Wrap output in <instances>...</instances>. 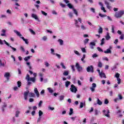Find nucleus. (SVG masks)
Wrapping results in <instances>:
<instances>
[{
	"mask_svg": "<svg viewBox=\"0 0 124 124\" xmlns=\"http://www.w3.org/2000/svg\"><path fill=\"white\" fill-rule=\"evenodd\" d=\"M33 75L34 77H30V75L29 74L26 75L25 79L27 80L28 86H30V85H31V82L35 83V81H36V76L37 74L35 73H34Z\"/></svg>",
	"mask_w": 124,
	"mask_h": 124,
	"instance_id": "obj_1",
	"label": "nucleus"
},
{
	"mask_svg": "<svg viewBox=\"0 0 124 124\" xmlns=\"http://www.w3.org/2000/svg\"><path fill=\"white\" fill-rule=\"evenodd\" d=\"M28 95H29V97H35V94L33 93H30L29 90H27L26 92H24V96L25 100H27L28 99Z\"/></svg>",
	"mask_w": 124,
	"mask_h": 124,
	"instance_id": "obj_2",
	"label": "nucleus"
},
{
	"mask_svg": "<svg viewBox=\"0 0 124 124\" xmlns=\"http://www.w3.org/2000/svg\"><path fill=\"white\" fill-rule=\"evenodd\" d=\"M14 32H15V33H16L17 36H19V37H20V38H21V39H22L23 41L25 42L26 44H29V41L28 40V39H25V37H21L22 36V34H21V33L19 31H18L17 30H14Z\"/></svg>",
	"mask_w": 124,
	"mask_h": 124,
	"instance_id": "obj_3",
	"label": "nucleus"
},
{
	"mask_svg": "<svg viewBox=\"0 0 124 124\" xmlns=\"http://www.w3.org/2000/svg\"><path fill=\"white\" fill-rule=\"evenodd\" d=\"M124 14V11L121 10V11L116 12L114 15V16L115 17V18H122Z\"/></svg>",
	"mask_w": 124,
	"mask_h": 124,
	"instance_id": "obj_4",
	"label": "nucleus"
},
{
	"mask_svg": "<svg viewBox=\"0 0 124 124\" xmlns=\"http://www.w3.org/2000/svg\"><path fill=\"white\" fill-rule=\"evenodd\" d=\"M76 67L77 69L78 72H83V67L80 66L78 62L76 63Z\"/></svg>",
	"mask_w": 124,
	"mask_h": 124,
	"instance_id": "obj_5",
	"label": "nucleus"
},
{
	"mask_svg": "<svg viewBox=\"0 0 124 124\" xmlns=\"http://www.w3.org/2000/svg\"><path fill=\"white\" fill-rule=\"evenodd\" d=\"M70 91H71V92H72V93H76L78 90H77V88H76V87H75V86H74V85L72 84L71 85Z\"/></svg>",
	"mask_w": 124,
	"mask_h": 124,
	"instance_id": "obj_6",
	"label": "nucleus"
},
{
	"mask_svg": "<svg viewBox=\"0 0 124 124\" xmlns=\"http://www.w3.org/2000/svg\"><path fill=\"white\" fill-rule=\"evenodd\" d=\"M86 71L87 72H91V73H93V66L91 65L87 67Z\"/></svg>",
	"mask_w": 124,
	"mask_h": 124,
	"instance_id": "obj_7",
	"label": "nucleus"
},
{
	"mask_svg": "<svg viewBox=\"0 0 124 124\" xmlns=\"http://www.w3.org/2000/svg\"><path fill=\"white\" fill-rule=\"evenodd\" d=\"M112 48L113 47L112 46H110L106 50L104 51V53L105 54H111L112 51H111V49H112Z\"/></svg>",
	"mask_w": 124,
	"mask_h": 124,
	"instance_id": "obj_8",
	"label": "nucleus"
},
{
	"mask_svg": "<svg viewBox=\"0 0 124 124\" xmlns=\"http://www.w3.org/2000/svg\"><path fill=\"white\" fill-rule=\"evenodd\" d=\"M42 115H43V112L41 110L39 111V117L37 120V123H40L41 121V118L42 117Z\"/></svg>",
	"mask_w": 124,
	"mask_h": 124,
	"instance_id": "obj_9",
	"label": "nucleus"
},
{
	"mask_svg": "<svg viewBox=\"0 0 124 124\" xmlns=\"http://www.w3.org/2000/svg\"><path fill=\"white\" fill-rule=\"evenodd\" d=\"M103 113L104 116H106V117H107L108 118H110V115H109V113H110V110H109V109L108 110L107 113H106V110L105 109L103 110Z\"/></svg>",
	"mask_w": 124,
	"mask_h": 124,
	"instance_id": "obj_10",
	"label": "nucleus"
},
{
	"mask_svg": "<svg viewBox=\"0 0 124 124\" xmlns=\"http://www.w3.org/2000/svg\"><path fill=\"white\" fill-rule=\"evenodd\" d=\"M4 44H5L7 46H9V44L6 41L0 39V45H3Z\"/></svg>",
	"mask_w": 124,
	"mask_h": 124,
	"instance_id": "obj_11",
	"label": "nucleus"
},
{
	"mask_svg": "<svg viewBox=\"0 0 124 124\" xmlns=\"http://www.w3.org/2000/svg\"><path fill=\"white\" fill-rule=\"evenodd\" d=\"M31 16L32 17V18L35 19V20H36L38 22H40V20H39V19L38 18V16L36 14H32Z\"/></svg>",
	"mask_w": 124,
	"mask_h": 124,
	"instance_id": "obj_12",
	"label": "nucleus"
},
{
	"mask_svg": "<svg viewBox=\"0 0 124 124\" xmlns=\"http://www.w3.org/2000/svg\"><path fill=\"white\" fill-rule=\"evenodd\" d=\"M105 4L106 5L107 8H108V9L110 10V9H111V8H112V7L111 6H110V3H109V2L105 0Z\"/></svg>",
	"mask_w": 124,
	"mask_h": 124,
	"instance_id": "obj_13",
	"label": "nucleus"
},
{
	"mask_svg": "<svg viewBox=\"0 0 124 124\" xmlns=\"http://www.w3.org/2000/svg\"><path fill=\"white\" fill-rule=\"evenodd\" d=\"M96 102L97 103H94V105H97V104H98V105H102V102H101V101H100V100L98 98H97Z\"/></svg>",
	"mask_w": 124,
	"mask_h": 124,
	"instance_id": "obj_14",
	"label": "nucleus"
},
{
	"mask_svg": "<svg viewBox=\"0 0 124 124\" xmlns=\"http://www.w3.org/2000/svg\"><path fill=\"white\" fill-rule=\"evenodd\" d=\"M74 21L75 27L79 29V28H80V25H79V22H78L77 19H74Z\"/></svg>",
	"mask_w": 124,
	"mask_h": 124,
	"instance_id": "obj_15",
	"label": "nucleus"
},
{
	"mask_svg": "<svg viewBox=\"0 0 124 124\" xmlns=\"http://www.w3.org/2000/svg\"><path fill=\"white\" fill-rule=\"evenodd\" d=\"M90 48L91 49H94V46H95V43H94V42H92L90 43Z\"/></svg>",
	"mask_w": 124,
	"mask_h": 124,
	"instance_id": "obj_16",
	"label": "nucleus"
},
{
	"mask_svg": "<svg viewBox=\"0 0 124 124\" xmlns=\"http://www.w3.org/2000/svg\"><path fill=\"white\" fill-rule=\"evenodd\" d=\"M34 92L36 94L37 97H39V92H38V90H37V88H34Z\"/></svg>",
	"mask_w": 124,
	"mask_h": 124,
	"instance_id": "obj_17",
	"label": "nucleus"
},
{
	"mask_svg": "<svg viewBox=\"0 0 124 124\" xmlns=\"http://www.w3.org/2000/svg\"><path fill=\"white\" fill-rule=\"evenodd\" d=\"M4 76V77H5V78H6L7 80H9V77H10V73H5Z\"/></svg>",
	"mask_w": 124,
	"mask_h": 124,
	"instance_id": "obj_18",
	"label": "nucleus"
},
{
	"mask_svg": "<svg viewBox=\"0 0 124 124\" xmlns=\"http://www.w3.org/2000/svg\"><path fill=\"white\" fill-rule=\"evenodd\" d=\"M99 28L98 29V32L99 34H101V33H102V32H103V29H102V27L99 26Z\"/></svg>",
	"mask_w": 124,
	"mask_h": 124,
	"instance_id": "obj_19",
	"label": "nucleus"
},
{
	"mask_svg": "<svg viewBox=\"0 0 124 124\" xmlns=\"http://www.w3.org/2000/svg\"><path fill=\"white\" fill-rule=\"evenodd\" d=\"M1 32H2V33H1V36H5V32H6V31H5V30L2 29Z\"/></svg>",
	"mask_w": 124,
	"mask_h": 124,
	"instance_id": "obj_20",
	"label": "nucleus"
},
{
	"mask_svg": "<svg viewBox=\"0 0 124 124\" xmlns=\"http://www.w3.org/2000/svg\"><path fill=\"white\" fill-rule=\"evenodd\" d=\"M106 40H109L111 38V36H110V35H109V32L107 33V35L106 36Z\"/></svg>",
	"mask_w": 124,
	"mask_h": 124,
	"instance_id": "obj_21",
	"label": "nucleus"
},
{
	"mask_svg": "<svg viewBox=\"0 0 124 124\" xmlns=\"http://www.w3.org/2000/svg\"><path fill=\"white\" fill-rule=\"evenodd\" d=\"M100 73H102L101 75H99L101 78H102V77L104 78H106V75H105V73L103 72H101Z\"/></svg>",
	"mask_w": 124,
	"mask_h": 124,
	"instance_id": "obj_22",
	"label": "nucleus"
},
{
	"mask_svg": "<svg viewBox=\"0 0 124 124\" xmlns=\"http://www.w3.org/2000/svg\"><path fill=\"white\" fill-rule=\"evenodd\" d=\"M31 58V56H27V57L24 58V61H25V62H28V61H29V60H30Z\"/></svg>",
	"mask_w": 124,
	"mask_h": 124,
	"instance_id": "obj_23",
	"label": "nucleus"
},
{
	"mask_svg": "<svg viewBox=\"0 0 124 124\" xmlns=\"http://www.w3.org/2000/svg\"><path fill=\"white\" fill-rule=\"evenodd\" d=\"M58 42H59L60 45H63V40L61 39H59Z\"/></svg>",
	"mask_w": 124,
	"mask_h": 124,
	"instance_id": "obj_24",
	"label": "nucleus"
},
{
	"mask_svg": "<svg viewBox=\"0 0 124 124\" xmlns=\"http://www.w3.org/2000/svg\"><path fill=\"white\" fill-rule=\"evenodd\" d=\"M70 83H71L70 81H66L65 82V87H66V88H68L69 85H70Z\"/></svg>",
	"mask_w": 124,
	"mask_h": 124,
	"instance_id": "obj_25",
	"label": "nucleus"
},
{
	"mask_svg": "<svg viewBox=\"0 0 124 124\" xmlns=\"http://www.w3.org/2000/svg\"><path fill=\"white\" fill-rule=\"evenodd\" d=\"M73 11L74 14L76 15V16H78V12L76 9H75V8H73Z\"/></svg>",
	"mask_w": 124,
	"mask_h": 124,
	"instance_id": "obj_26",
	"label": "nucleus"
},
{
	"mask_svg": "<svg viewBox=\"0 0 124 124\" xmlns=\"http://www.w3.org/2000/svg\"><path fill=\"white\" fill-rule=\"evenodd\" d=\"M99 111L97 109H94V115L95 116H98V114H99Z\"/></svg>",
	"mask_w": 124,
	"mask_h": 124,
	"instance_id": "obj_27",
	"label": "nucleus"
},
{
	"mask_svg": "<svg viewBox=\"0 0 124 124\" xmlns=\"http://www.w3.org/2000/svg\"><path fill=\"white\" fill-rule=\"evenodd\" d=\"M68 74H69V71H64L63 73V75H64V76H67V75H68Z\"/></svg>",
	"mask_w": 124,
	"mask_h": 124,
	"instance_id": "obj_28",
	"label": "nucleus"
},
{
	"mask_svg": "<svg viewBox=\"0 0 124 124\" xmlns=\"http://www.w3.org/2000/svg\"><path fill=\"white\" fill-rule=\"evenodd\" d=\"M67 6H68V7H69V8H70V9H73V6H72V5L70 3H68L67 4Z\"/></svg>",
	"mask_w": 124,
	"mask_h": 124,
	"instance_id": "obj_29",
	"label": "nucleus"
},
{
	"mask_svg": "<svg viewBox=\"0 0 124 124\" xmlns=\"http://www.w3.org/2000/svg\"><path fill=\"white\" fill-rule=\"evenodd\" d=\"M105 40V39L104 38H102V40H101V44L100 45L101 46H102V45H104V44L105 43L104 42V41Z\"/></svg>",
	"mask_w": 124,
	"mask_h": 124,
	"instance_id": "obj_30",
	"label": "nucleus"
},
{
	"mask_svg": "<svg viewBox=\"0 0 124 124\" xmlns=\"http://www.w3.org/2000/svg\"><path fill=\"white\" fill-rule=\"evenodd\" d=\"M99 16H100V17H101V18H103L104 17H107V15L104 14V15H103L101 13H99Z\"/></svg>",
	"mask_w": 124,
	"mask_h": 124,
	"instance_id": "obj_31",
	"label": "nucleus"
},
{
	"mask_svg": "<svg viewBox=\"0 0 124 124\" xmlns=\"http://www.w3.org/2000/svg\"><path fill=\"white\" fill-rule=\"evenodd\" d=\"M19 114H20V111L17 110V111H16L15 116L16 118H18V117H19Z\"/></svg>",
	"mask_w": 124,
	"mask_h": 124,
	"instance_id": "obj_32",
	"label": "nucleus"
},
{
	"mask_svg": "<svg viewBox=\"0 0 124 124\" xmlns=\"http://www.w3.org/2000/svg\"><path fill=\"white\" fill-rule=\"evenodd\" d=\"M50 51H51V54H52V55H56V53H55V50L54 49H53V48H51L50 49Z\"/></svg>",
	"mask_w": 124,
	"mask_h": 124,
	"instance_id": "obj_33",
	"label": "nucleus"
},
{
	"mask_svg": "<svg viewBox=\"0 0 124 124\" xmlns=\"http://www.w3.org/2000/svg\"><path fill=\"white\" fill-rule=\"evenodd\" d=\"M80 27H81V30H83V31H85L87 30V28H86V27L84 26V24L81 25Z\"/></svg>",
	"mask_w": 124,
	"mask_h": 124,
	"instance_id": "obj_34",
	"label": "nucleus"
},
{
	"mask_svg": "<svg viewBox=\"0 0 124 124\" xmlns=\"http://www.w3.org/2000/svg\"><path fill=\"white\" fill-rule=\"evenodd\" d=\"M17 86L18 88H21V86H22V82L20 81H18L17 82Z\"/></svg>",
	"mask_w": 124,
	"mask_h": 124,
	"instance_id": "obj_35",
	"label": "nucleus"
},
{
	"mask_svg": "<svg viewBox=\"0 0 124 124\" xmlns=\"http://www.w3.org/2000/svg\"><path fill=\"white\" fill-rule=\"evenodd\" d=\"M72 114H73V108H70V112H69V115L70 116H71V115H72Z\"/></svg>",
	"mask_w": 124,
	"mask_h": 124,
	"instance_id": "obj_36",
	"label": "nucleus"
},
{
	"mask_svg": "<svg viewBox=\"0 0 124 124\" xmlns=\"http://www.w3.org/2000/svg\"><path fill=\"white\" fill-rule=\"evenodd\" d=\"M89 40H89V39H85L83 41L84 45H86V44H87L88 43V42H89Z\"/></svg>",
	"mask_w": 124,
	"mask_h": 124,
	"instance_id": "obj_37",
	"label": "nucleus"
},
{
	"mask_svg": "<svg viewBox=\"0 0 124 124\" xmlns=\"http://www.w3.org/2000/svg\"><path fill=\"white\" fill-rule=\"evenodd\" d=\"M47 90L49 93H53L54 92V91L53 90V89H51V88H48Z\"/></svg>",
	"mask_w": 124,
	"mask_h": 124,
	"instance_id": "obj_38",
	"label": "nucleus"
},
{
	"mask_svg": "<svg viewBox=\"0 0 124 124\" xmlns=\"http://www.w3.org/2000/svg\"><path fill=\"white\" fill-rule=\"evenodd\" d=\"M86 105L84 103L80 102V108H83V106Z\"/></svg>",
	"mask_w": 124,
	"mask_h": 124,
	"instance_id": "obj_39",
	"label": "nucleus"
},
{
	"mask_svg": "<svg viewBox=\"0 0 124 124\" xmlns=\"http://www.w3.org/2000/svg\"><path fill=\"white\" fill-rule=\"evenodd\" d=\"M98 66L99 67H100V68H101V67H102V62H98Z\"/></svg>",
	"mask_w": 124,
	"mask_h": 124,
	"instance_id": "obj_40",
	"label": "nucleus"
},
{
	"mask_svg": "<svg viewBox=\"0 0 124 124\" xmlns=\"http://www.w3.org/2000/svg\"><path fill=\"white\" fill-rule=\"evenodd\" d=\"M30 31L32 33V34H33L34 35H35V32L33 31L31 29H29Z\"/></svg>",
	"mask_w": 124,
	"mask_h": 124,
	"instance_id": "obj_41",
	"label": "nucleus"
},
{
	"mask_svg": "<svg viewBox=\"0 0 124 124\" xmlns=\"http://www.w3.org/2000/svg\"><path fill=\"white\" fill-rule=\"evenodd\" d=\"M115 26L114 25H111V30H112V33H114L115 32Z\"/></svg>",
	"mask_w": 124,
	"mask_h": 124,
	"instance_id": "obj_42",
	"label": "nucleus"
},
{
	"mask_svg": "<svg viewBox=\"0 0 124 124\" xmlns=\"http://www.w3.org/2000/svg\"><path fill=\"white\" fill-rule=\"evenodd\" d=\"M120 39H121V40H124V34H122L121 35V36L119 37Z\"/></svg>",
	"mask_w": 124,
	"mask_h": 124,
	"instance_id": "obj_43",
	"label": "nucleus"
},
{
	"mask_svg": "<svg viewBox=\"0 0 124 124\" xmlns=\"http://www.w3.org/2000/svg\"><path fill=\"white\" fill-rule=\"evenodd\" d=\"M114 77H115L116 78H117V79L120 78V74H119L118 73H117L115 74Z\"/></svg>",
	"mask_w": 124,
	"mask_h": 124,
	"instance_id": "obj_44",
	"label": "nucleus"
},
{
	"mask_svg": "<svg viewBox=\"0 0 124 124\" xmlns=\"http://www.w3.org/2000/svg\"><path fill=\"white\" fill-rule=\"evenodd\" d=\"M43 104V101H40V102L38 104L39 107H41V106H42Z\"/></svg>",
	"mask_w": 124,
	"mask_h": 124,
	"instance_id": "obj_45",
	"label": "nucleus"
},
{
	"mask_svg": "<svg viewBox=\"0 0 124 124\" xmlns=\"http://www.w3.org/2000/svg\"><path fill=\"white\" fill-rule=\"evenodd\" d=\"M61 66H62V67L64 69H66V67H65V66H64V64H63V62H61Z\"/></svg>",
	"mask_w": 124,
	"mask_h": 124,
	"instance_id": "obj_46",
	"label": "nucleus"
},
{
	"mask_svg": "<svg viewBox=\"0 0 124 124\" xmlns=\"http://www.w3.org/2000/svg\"><path fill=\"white\" fill-rule=\"evenodd\" d=\"M0 66H5V64H4V63H2L1 60H0Z\"/></svg>",
	"mask_w": 124,
	"mask_h": 124,
	"instance_id": "obj_47",
	"label": "nucleus"
},
{
	"mask_svg": "<svg viewBox=\"0 0 124 124\" xmlns=\"http://www.w3.org/2000/svg\"><path fill=\"white\" fill-rule=\"evenodd\" d=\"M59 97L60 101H62V100H63V99H64V96L63 95H61Z\"/></svg>",
	"mask_w": 124,
	"mask_h": 124,
	"instance_id": "obj_48",
	"label": "nucleus"
},
{
	"mask_svg": "<svg viewBox=\"0 0 124 124\" xmlns=\"http://www.w3.org/2000/svg\"><path fill=\"white\" fill-rule=\"evenodd\" d=\"M101 10H102L104 12H107L106 10H105V8L103 6L101 7Z\"/></svg>",
	"mask_w": 124,
	"mask_h": 124,
	"instance_id": "obj_49",
	"label": "nucleus"
},
{
	"mask_svg": "<svg viewBox=\"0 0 124 124\" xmlns=\"http://www.w3.org/2000/svg\"><path fill=\"white\" fill-rule=\"evenodd\" d=\"M74 52L75 54H76V55H77V56H80V53H79V52H78V51L74 50Z\"/></svg>",
	"mask_w": 124,
	"mask_h": 124,
	"instance_id": "obj_50",
	"label": "nucleus"
},
{
	"mask_svg": "<svg viewBox=\"0 0 124 124\" xmlns=\"http://www.w3.org/2000/svg\"><path fill=\"white\" fill-rule=\"evenodd\" d=\"M97 49L98 51H99V52H103V49H102L101 48H100L99 47H97Z\"/></svg>",
	"mask_w": 124,
	"mask_h": 124,
	"instance_id": "obj_51",
	"label": "nucleus"
},
{
	"mask_svg": "<svg viewBox=\"0 0 124 124\" xmlns=\"http://www.w3.org/2000/svg\"><path fill=\"white\" fill-rule=\"evenodd\" d=\"M41 13H42V14H43V15H44L45 16H47V13H46L45 12H44L43 11H41Z\"/></svg>",
	"mask_w": 124,
	"mask_h": 124,
	"instance_id": "obj_52",
	"label": "nucleus"
},
{
	"mask_svg": "<svg viewBox=\"0 0 124 124\" xmlns=\"http://www.w3.org/2000/svg\"><path fill=\"white\" fill-rule=\"evenodd\" d=\"M68 15L71 18H72L73 17V13H72V12H69Z\"/></svg>",
	"mask_w": 124,
	"mask_h": 124,
	"instance_id": "obj_53",
	"label": "nucleus"
},
{
	"mask_svg": "<svg viewBox=\"0 0 124 124\" xmlns=\"http://www.w3.org/2000/svg\"><path fill=\"white\" fill-rule=\"evenodd\" d=\"M8 46L10 47V48H11V49H13V51H14V52H15V51H16V48L12 47V46H10V45H9V46Z\"/></svg>",
	"mask_w": 124,
	"mask_h": 124,
	"instance_id": "obj_54",
	"label": "nucleus"
},
{
	"mask_svg": "<svg viewBox=\"0 0 124 124\" xmlns=\"http://www.w3.org/2000/svg\"><path fill=\"white\" fill-rule=\"evenodd\" d=\"M118 98L120 99V100H122V99H123V96H122L121 94H119Z\"/></svg>",
	"mask_w": 124,
	"mask_h": 124,
	"instance_id": "obj_55",
	"label": "nucleus"
},
{
	"mask_svg": "<svg viewBox=\"0 0 124 124\" xmlns=\"http://www.w3.org/2000/svg\"><path fill=\"white\" fill-rule=\"evenodd\" d=\"M55 56H56V57H57V58H58V59H61V56L60 54H59L58 53H55Z\"/></svg>",
	"mask_w": 124,
	"mask_h": 124,
	"instance_id": "obj_56",
	"label": "nucleus"
},
{
	"mask_svg": "<svg viewBox=\"0 0 124 124\" xmlns=\"http://www.w3.org/2000/svg\"><path fill=\"white\" fill-rule=\"evenodd\" d=\"M45 65H46V67H48V66H49L50 65L49 63H48V62H45Z\"/></svg>",
	"mask_w": 124,
	"mask_h": 124,
	"instance_id": "obj_57",
	"label": "nucleus"
},
{
	"mask_svg": "<svg viewBox=\"0 0 124 124\" xmlns=\"http://www.w3.org/2000/svg\"><path fill=\"white\" fill-rule=\"evenodd\" d=\"M93 58V59H94V58H97V57H98V55H97V54L96 53H94L93 56H92Z\"/></svg>",
	"mask_w": 124,
	"mask_h": 124,
	"instance_id": "obj_58",
	"label": "nucleus"
},
{
	"mask_svg": "<svg viewBox=\"0 0 124 124\" xmlns=\"http://www.w3.org/2000/svg\"><path fill=\"white\" fill-rule=\"evenodd\" d=\"M20 50H22V51L23 53L25 52V48H24V47H23L22 46H20Z\"/></svg>",
	"mask_w": 124,
	"mask_h": 124,
	"instance_id": "obj_59",
	"label": "nucleus"
},
{
	"mask_svg": "<svg viewBox=\"0 0 124 124\" xmlns=\"http://www.w3.org/2000/svg\"><path fill=\"white\" fill-rule=\"evenodd\" d=\"M108 103H109V101L108 100V99H106L105 100V101H104V104H108Z\"/></svg>",
	"mask_w": 124,
	"mask_h": 124,
	"instance_id": "obj_60",
	"label": "nucleus"
},
{
	"mask_svg": "<svg viewBox=\"0 0 124 124\" xmlns=\"http://www.w3.org/2000/svg\"><path fill=\"white\" fill-rule=\"evenodd\" d=\"M81 51L83 53H86V48H85L84 47L81 48Z\"/></svg>",
	"mask_w": 124,
	"mask_h": 124,
	"instance_id": "obj_61",
	"label": "nucleus"
},
{
	"mask_svg": "<svg viewBox=\"0 0 124 124\" xmlns=\"http://www.w3.org/2000/svg\"><path fill=\"white\" fill-rule=\"evenodd\" d=\"M60 5L63 8L65 7V5H64V4H62V3H60Z\"/></svg>",
	"mask_w": 124,
	"mask_h": 124,
	"instance_id": "obj_62",
	"label": "nucleus"
},
{
	"mask_svg": "<svg viewBox=\"0 0 124 124\" xmlns=\"http://www.w3.org/2000/svg\"><path fill=\"white\" fill-rule=\"evenodd\" d=\"M71 68L73 70V71H75V68H74L75 66L74 65H71Z\"/></svg>",
	"mask_w": 124,
	"mask_h": 124,
	"instance_id": "obj_63",
	"label": "nucleus"
},
{
	"mask_svg": "<svg viewBox=\"0 0 124 124\" xmlns=\"http://www.w3.org/2000/svg\"><path fill=\"white\" fill-rule=\"evenodd\" d=\"M6 13L8 14H11V10L8 9V10H7Z\"/></svg>",
	"mask_w": 124,
	"mask_h": 124,
	"instance_id": "obj_64",
	"label": "nucleus"
}]
</instances>
